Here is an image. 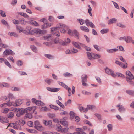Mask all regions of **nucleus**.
<instances>
[{"mask_svg":"<svg viewBox=\"0 0 134 134\" xmlns=\"http://www.w3.org/2000/svg\"><path fill=\"white\" fill-rule=\"evenodd\" d=\"M60 28L61 29L60 31L61 32L64 33L65 32V29L67 28V26L65 24L59 23L57 25L56 27L51 28V31H55L58 30V29Z\"/></svg>","mask_w":134,"mask_h":134,"instance_id":"obj_1","label":"nucleus"},{"mask_svg":"<svg viewBox=\"0 0 134 134\" xmlns=\"http://www.w3.org/2000/svg\"><path fill=\"white\" fill-rule=\"evenodd\" d=\"M87 56L90 60H91L92 58L94 59L99 58L100 56L98 54H94L93 53H90L89 52H87Z\"/></svg>","mask_w":134,"mask_h":134,"instance_id":"obj_2","label":"nucleus"},{"mask_svg":"<svg viewBox=\"0 0 134 134\" xmlns=\"http://www.w3.org/2000/svg\"><path fill=\"white\" fill-rule=\"evenodd\" d=\"M15 111L17 112L16 115L18 117H19L21 115L26 113L25 109H24L22 108L21 109L16 108L15 109Z\"/></svg>","mask_w":134,"mask_h":134,"instance_id":"obj_3","label":"nucleus"},{"mask_svg":"<svg viewBox=\"0 0 134 134\" xmlns=\"http://www.w3.org/2000/svg\"><path fill=\"white\" fill-rule=\"evenodd\" d=\"M36 109V107L35 106L25 108L26 113H33L35 111Z\"/></svg>","mask_w":134,"mask_h":134,"instance_id":"obj_4","label":"nucleus"},{"mask_svg":"<svg viewBox=\"0 0 134 134\" xmlns=\"http://www.w3.org/2000/svg\"><path fill=\"white\" fill-rule=\"evenodd\" d=\"M14 54V53L11 50L7 49L5 50L3 53V55L4 57H6L7 55H13Z\"/></svg>","mask_w":134,"mask_h":134,"instance_id":"obj_5","label":"nucleus"},{"mask_svg":"<svg viewBox=\"0 0 134 134\" xmlns=\"http://www.w3.org/2000/svg\"><path fill=\"white\" fill-rule=\"evenodd\" d=\"M87 75L85 74H83L81 76L82 83V85L85 86H87V84L86 83L87 81Z\"/></svg>","mask_w":134,"mask_h":134,"instance_id":"obj_6","label":"nucleus"},{"mask_svg":"<svg viewBox=\"0 0 134 134\" xmlns=\"http://www.w3.org/2000/svg\"><path fill=\"white\" fill-rule=\"evenodd\" d=\"M76 132L74 133L73 134L68 133L66 134H86L83 131V129L81 128H77L76 129Z\"/></svg>","mask_w":134,"mask_h":134,"instance_id":"obj_7","label":"nucleus"},{"mask_svg":"<svg viewBox=\"0 0 134 134\" xmlns=\"http://www.w3.org/2000/svg\"><path fill=\"white\" fill-rule=\"evenodd\" d=\"M125 78L126 81L130 85H134V82L132 80L133 79H134L133 75H131L129 77H126Z\"/></svg>","mask_w":134,"mask_h":134,"instance_id":"obj_8","label":"nucleus"},{"mask_svg":"<svg viewBox=\"0 0 134 134\" xmlns=\"http://www.w3.org/2000/svg\"><path fill=\"white\" fill-rule=\"evenodd\" d=\"M115 63L123 68H126L127 67V63H125V64L124 65L122 62L118 61L116 60Z\"/></svg>","mask_w":134,"mask_h":134,"instance_id":"obj_9","label":"nucleus"},{"mask_svg":"<svg viewBox=\"0 0 134 134\" xmlns=\"http://www.w3.org/2000/svg\"><path fill=\"white\" fill-rule=\"evenodd\" d=\"M116 107H117L118 109L119 112L122 113L125 111V108L122 105H121L120 103L118 104Z\"/></svg>","mask_w":134,"mask_h":134,"instance_id":"obj_10","label":"nucleus"},{"mask_svg":"<svg viewBox=\"0 0 134 134\" xmlns=\"http://www.w3.org/2000/svg\"><path fill=\"white\" fill-rule=\"evenodd\" d=\"M70 42V39L67 38L65 40V42L62 40H60L59 44L63 46H66L67 44L69 43Z\"/></svg>","mask_w":134,"mask_h":134,"instance_id":"obj_11","label":"nucleus"},{"mask_svg":"<svg viewBox=\"0 0 134 134\" xmlns=\"http://www.w3.org/2000/svg\"><path fill=\"white\" fill-rule=\"evenodd\" d=\"M17 31L19 33L23 32L24 33H26V31L24 30L23 29V28L19 26H16Z\"/></svg>","mask_w":134,"mask_h":134,"instance_id":"obj_12","label":"nucleus"},{"mask_svg":"<svg viewBox=\"0 0 134 134\" xmlns=\"http://www.w3.org/2000/svg\"><path fill=\"white\" fill-rule=\"evenodd\" d=\"M0 122L2 123H8V120L7 118L0 116Z\"/></svg>","mask_w":134,"mask_h":134,"instance_id":"obj_13","label":"nucleus"},{"mask_svg":"<svg viewBox=\"0 0 134 134\" xmlns=\"http://www.w3.org/2000/svg\"><path fill=\"white\" fill-rule=\"evenodd\" d=\"M22 100L21 99H19L16 100L15 103L13 104L14 106H18L22 104Z\"/></svg>","mask_w":134,"mask_h":134,"instance_id":"obj_14","label":"nucleus"},{"mask_svg":"<svg viewBox=\"0 0 134 134\" xmlns=\"http://www.w3.org/2000/svg\"><path fill=\"white\" fill-rule=\"evenodd\" d=\"M80 29L81 30L85 32H89V29L85 26H81L80 27Z\"/></svg>","mask_w":134,"mask_h":134,"instance_id":"obj_15","label":"nucleus"},{"mask_svg":"<svg viewBox=\"0 0 134 134\" xmlns=\"http://www.w3.org/2000/svg\"><path fill=\"white\" fill-rule=\"evenodd\" d=\"M60 122L63 126H68L67 122L64 119H61Z\"/></svg>","mask_w":134,"mask_h":134,"instance_id":"obj_16","label":"nucleus"},{"mask_svg":"<svg viewBox=\"0 0 134 134\" xmlns=\"http://www.w3.org/2000/svg\"><path fill=\"white\" fill-rule=\"evenodd\" d=\"M72 36L74 35L75 37L76 38L79 39V37L78 35L79 34L78 32L77 31L75 30H74L73 31H72Z\"/></svg>","mask_w":134,"mask_h":134,"instance_id":"obj_17","label":"nucleus"},{"mask_svg":"<svg viewBox=\"0 0 134 134\" xmlns=\"http://www.w3.org/2000/svg\"><path fill=\"white\" fill-rule=\"evenodd\" d=\"M117 19L114 18H113L111 19H110L108 21V24H110L112 23H115L117 21Z\"/></svg>","mask_w":134,"mask_h":134,"instance_id":"obj_18","label":"nucleus"},{"mask_svg":"<svg viewBox=\"0 0 134 134\" xmlns=\"http://www.w3.org/2000/svg\"><path fill=\"white\" fill-rule=\"evenodd\" d=\"M118 51V49L116 48L112 49H107V52L109 53H113Z\"/></svg>","mask_w":134,"mask_h":134,"instance_id":"obj_19","label":"nucleus"},{"mask_svg":"<svg viewBox=\"0 0 134 134\" xmlns=\"http://www.w3.org/2000/svg\"><path fill=\"white\" fill-rule=\"evenodd\" d=\"M43 122L46 125L51 126L52 124V122L51 120H49L47 121L45 120H43Z\"/></svg>","mask_w":134,"mask_h":134,"instance_id":"obj_20","label":"nucleus"},{"mask_svg":"<svg viewBox=\"0 0 134 134\" xmlns=\"http://www.w3.org/2000/svg\"><path fill=\"white\" fill-rule=\"evenodd\" d=\"M126 92L129 95H134V91L128 90L126 91Z\"/></svg>","mask_w":134,"mask_h":134,"instance_id":"obj_21","label":"nucleus"},{"mask_svg":"<svg viewBox=\"0 0 134 134\" xmlns=\"http://www.w3.org/2000/svg\"><path fill=\"white\" fill-rule=\"evenodd\" d=\"M32 31L35 33L41 34V30L40 29L38 28L35 29L33 30Z\"/></svg>","mask_w":134,"mask_h":134,"instance_id":"obj_22","label":"nucleus"},{"mask_svg":"<svg viewBox=\"0 0 134 134\" xmlns=\"http://www.w3.org/2000/svg\"><path fill=\"white\" fill-rule=\"evenodd\" d=\"M51 34H48L43 37L44 39L47 41H49L50 39H51Z\"/></svg>","mask_w":134,"mask_h":134,"instance_id":"obj_23","label":"nucleus"},{"mask_svg":"<svg viewBox=\"0 0 134 134\" xmlns=\"http://www.w3.org/2000/svg\"><path fill=\"white\" fill-rule=\"evenodd\" d=\"M72 42L73 45L76 48L80 49H81L80 46L79 45L77 42Z\"/></svg>","mask_w":134,"mask_h":134,"instance_id":"obj_24","label":"nucleus"},{"mask_svg":"<svg viewBox=\"0 0 134 134\" xmlns=\"http://www.w3.org/2000/svg\"><path fill=\"white\" fill-rule=\"evenodd\" d=\"M31 114V113H27L24 117L25 118H29V119H31L32 118V116Z\"/></svg>","mask_w":134,"mask_h":134,"instance_id":"obj_25","label":"nucleus"},{"mask_svg":"<svg viewBox=\"0 0 134 134\" xmlns=\"http://www.w3.org/2000/svg\"><path fill=\"white\" fill-rule=\"evenodd\" d=\"M9 35L13 36L15 37H18L19 36L18 35L14 32H9L8 33Z\"/></svg>","mask_w":134,"mask_h":134,"instance_id":"obj_26","label":"nucleus"},{"mask_svg":"<svg viewBox=\"0 0 134 134\" xmlns=\"http://www.w3.org/2000/svg\"><path fill=\"white\" fill-rule=\"evenodd\" d=\"M113 71L111 69H110L108 68H107L105 69V72L109 75H110Z\"/></svg>","mask_w":134,"mask_h":134,"instance_id":"obj_27","label":"nucleus"},{"mask_svg":"<svg viewBox=\"0 0 134 134\" xmlns=\"http://www.w3.org/2000/svg\"><path fill=\"white\" fill-rule=\"evenodd\" d=\"M30 23L33 25L36 26H39V24L37 22L31 20V21H29Z\"/></svg>","mask_w":134,"mask_h":134,"instance_id":"obj_28","label":"nucleus"},{"mask_svg":"<svg viewBox=\"0 0 134 134\" xmlns=\"http://www.w3.org/2000/svg\"><path fill=\"white\" fill-rule=\"evenodd\" d=\"M14 113L13 112H10L7 115V117L10 119L12 118L14 116Z\"/></svg>","mask_w":134,"mask_h":134,"instance_id":"obj_29","label":"nucleus"},{"mask_svg":"<svg viewBox=\"0 0 134 134\" xmlns=\"http://www.w3.org/2000/svg\"><path fill=\"white\" fill-rule=\"evenodd\" d=\"M132 38L129 36L126 37V40L125 41L127 43H130L132 41Z\"/></svg>","mask_w":134,"mask_h":134,"instance_id":"obj_30","label":"nucleus"},{"mask_svg":"<svg viewBox=\"0 0 134 134\" xmlns=\"http://www.w3.org/2000/svg\"><path fill=\"white\" fill-rule=\"evenodd\" d=\"M70 118L71 119H73L74 117L76 116V114L74 112L72 111H71L70 113Z\"/></svg>","mask_w":134,"mask_h":134,"instance_id":"obj_31","label":"nucleus"},{"mask_svg":"<svg viewBox=\"0 0 134 134\" xmlns=\"http://www.w3.org/2000/svg\"><path fill=\"white\" fill-rule=\"evenodd\" d=\"M109 31L108 29H104L100 31V32L102 34H104L107 33Z\"/></svg>","mask_w":134,"mask_h":134,"instance_id":"obj_32","label":"nucleus"},{"mask_svg":"<svg viewBox=\"0 0 134 134\" xmlns=\"http://www.w3.org/2000/svg\"><path fill=\"white\" fill-rule=\"evenodd\" d=\"M36 104L37 105H44V103L41 101L37 100L36 103Z\"/></svg>","mask_w":134,"mask_h":134,"instance_id":"obj_33","label":"nucleus"},{"mask_svg":"<svg viewBox=\"0 0 134 134\" xmlns=\"http://www.w3.org/2000/svg\"><path fill=\"white\" fill-rule=\"evenodd\" d=\"M49 106L51 108L54 109L55 110H58L59 109L58 107L57 106L53 105H50Z\"/></svg>","mask_w":134,"mask_h":134,"instance_id":"obj_34","label":"nucleus"},{"mask_svg":"<svg viewBox=\"0 0 134 134\" xmlns=\"http://www.w3.org/2000/svg\"><path fill=\"white\" fill-rule=\"evenodd\" d=\"M31 49L35 52L37 53V50L36 48L34 46H30Z\"/></svg>","mask_w":134,"mask_h":134,"instance_id":"obj_35","label":"nucleus"},{"mask_svg":"<svg viewBox=\"0 0 134 134\" xmlns=\"http://www.w3.org/2000/svg\"><path fill=\"white\" fill-rule=\"evenodd\" d=\"M69 129V128H64L60 129V131L62 133H66L68 131Z\"/></svg>","mask_w":134,"mask_h":134,"instance_id":"obj_36","label":"nucleus"},{"mask_svg":"<svg viewBox=\"0 0 134 134\" xmlns=\"http://www.w3.org/2000/svg\"><path fill=\"white\" fill-rule=\"evenodd\" d=\"M77 20L79 22L80 24L81 25H82L85 23V21L84 20L81 19H78Z\"/></svg>","mask_w":134,"mask_h":134,"instance_id":"obj_37","label":"nucleus"},{"mask_svg":"<svg viewBox=\"0 0 134 134\" xmlns=\"http://www.w3.org/2000/svg\"><path fill=\"white\" fill-rule=\"evenodd\" d=\"M0 14L2 17H5L6 16L5 12L2 10H0Z\"/></svg>","mask_w":134,"mask_h":134,"instance_id":"obj_38","label":"nucleus"},{"mask_svg":"<svg viewBox=\"0 0 134 134\" xmlns=\"http://www.w3.org/2000/svg\"><path fill=\"white\" fill-rule=\"evenodd\" d=\"M56 102L57 104L59 105L60 107L62 108H64V106L59 100H57L56 101Z\"/></svg>","mask_w":134,"mask_h":134,"instance_id":"obj_39","label":"nucleus"},{"mask_svg":"<svg viewBox=\"0 0 134 134\" xmlns=\"http://www.w3.org/2000/svg\"><path fill=\"white\" fill-rule=\"evenodd\" d=\"M26 129L27 131L30 133H35L36 132V131L35 130L30 129L27 128H26Z\"/></svg>","mask_w":134,"mask_h":134,"instance_id":"obj_40","label":"nucleus"},{"mask_svg":"<svg viewBox=\"0 0 134 134\" xmlns=\"http://www.w3.org/2000/svg\"><path fill=\"white\" fill-rule=\"evenodd\" d=\"M4 62L5 65L8 66L10 68H12L9 62L6 59L4 60Z\"/></svg>","mask_w":134,"mask_h":134,"instance_id":"obj_41","label":"nucleus"},{"mask_svg":"<svg viewBox=\"0 0 134 134\" xmlns=\"http://www.w3.org/2000/svg\"><path fill=\"white\" fill-rule=\"evenodd\" d=\"M63 75L65 77H70L72 76V75L70 73L66 72L63 74Z\"/></svg>","mask_w":134,"mask_h":134,"instance_id":"obj_42","label":"nucleus"},{"mask_svg":"<svg viewBox=\"0 0 134 134\" xmlns=\"http://www.w3.org/2000/svg\"><path fill=\"white\" fill-rule=\"evenodd\" d=\"M88 13L91 16H92V15L91 12V11H92V8L90 5H88Z\"/></svg>","mask_w":134,"mask_h":134,"instance_id":"obj_43","label":"nucleus"},{"mask_svg":"<svg viewBox=\"0 0 134 134\" xmlns=\"http://www.w3.org/2000/svg\"><path fill=\"white\" fill-rule=\"evenodd\" d=\"M116 76L118 77H120L122 78H125V76L122 74L120 73H117L116 74Z\"/></svg>","mask_w":134,"mask_h":134,"instance_id":"obj_44","label":"nucleus"},{"mask_svg":"<svg viewBox=\"0 0 134 134\" xmlns=\"http://www.w3.org/2000/svg\"><path fill=\"white\" fill-rule=\"evenodd\" d=\"M46 82L48 84L50 85L51 82H53V80L52 79H47L45 80Z\"/></svg>","mask_w":134,"mask_h":134,"instance_id":"obj_45","label":"nucleus"},{"mask_svg":"<svg viewBox=\"0 0 134 134\" xmlns=\"http://www.w3.org/2000/svg\"><path fill=\"white\" fill-rule=\"evenodd\" d=\"M126 77H129V76H131V75H133L131 72L129 71H127L126 72Z\"/></svg>","mask_w":134,"mask_h":134,"instance_id":"obj_46","label":"nucleus"},{"mask_svg":"<svg viewBox=\"0 0 134 134\" xmlns=\"http://www.w3.org/2000/svg\"><path fill=\"white\" fill-rule=\"evenodd\" d=\"M108 129L109 131H111L112 130V125L111 124H109L107 126Z\"/></svg>","mask_w":134,"mask_h":134,"instance_id":"obj_47","label":"nucleus"},{"mask_svg":"<svg viewBox=\"0 0 134 134\" xmlns=\"http://www.w3.org/2000/svg\"><path fill=\"white\" fill-rule=\"evenodd\" d=\"M9 86V85L6 83H3V84H1V87H8Z\"/></svg>","mask_w":134,"mask_h":134,"instance_id":"obj_48","label":"nucleus"},{"mask_svg":"<svg viewBox=\"0 0 134 134\" xmlns=\"http://www.w3.org/2000/svg\"><path fill=\"white\" fill-rule=\"evenodd\" d=\"M16 64L17 65L20 66L22 65L23 63L21 61L18 60L17 61Z\"/></svg>","mask_w":134,"mask_h":134,"instance_id":"obj_49","label":"nucleus"},{"mask_svg":"<svg viewBox=\"0 0 134 134\" xmlns=\"http://www.w3.org/2000/svg\"><path fill=\"white\" fill-rule=\"evenodd\" d=\"M35 128L40 131H41L42 130V126L41 125H39V126H37Z\"/></svg>","mask_w":134,"mask_h":134,"instance_id":"obj_50","label":"nucleus"},{"mask_svg":"<svg viewBox=\"0 0 134 134\" xmlns=\"http://www.w3.org/2000/svg\"><path fill=\"white\" fill-rule=\"evenodd\" d=\"M48 109L46 107H42L41 108V110L42 111H48Z\"/></svg>","mask_w":134,"mask_h":134,"instance_id":"obj_51","label":"nucleus"},{"mask_svg":"<svg viewBox=\"0 0 134 134\" xmlns=\"http://www.w3.org/2000/svg\"><path fill=\"white\" fill-rule=\"evenodd\" d=\"M82 93L84 94L90 95L91 93L90 92H88L86 91L83 90L82 91Z\"/></svg>","mask_w":134,"mask_h":134,"instance_id":"obj_52","label":"nucleus"},{"mask_svg":"<svg viewBox=\"0 0 134 134\" xmlns=\"http://www.w3.org/2000/svg\"><path fill=\"white\" fill-rule=\"evenodd\" d=\"M2 23L5 25L9 26L8 23L4 19H2L1 21Z\"/></svg>","mask_w":134,"mask_h":134,"instance_id":"obj_53","label":"nucleus"},{"mask_svg":"<svg viewBox=\"0 0 134 134\" xmlns=\"http://www.w3.org/2000/svg\"><path fill=\"white\" fill-rule=\"evenodd\" d=\"M117 25L118 26L122 28H125V25L122 24L121 23H117Z\"/></svg>","mask_w":134,"mask_h":134,"instance_id":"obj_54","label":"nucleus"},{"mask_svg":"<svg viewBox=\"0 0 134 134\" xmlns=\"http://www.w3.org/2000/svg\"><path fill=\"white\" fill-rule=\"evenodd\" d=\"M44 25L45 26L46 28L51 26V23H47V22L44 24Z\"/></svg>","mask_w":134,"mask_h":134,"instance_id":"obj_55","label":"nucleus"},{"mask_svg":"<svg viewBox=\"0 0 134 134\" xmlns=\"http://www.w3.org/2000/svg\"><path fill=\"white\" fill-rule=\"evenodd\" d=\"M44 56L49 59H51L53 58V56L50 54H45Z\"/></svg>","mask_w":134,"mask_h":134,"instance_id":"obj_56","label":"nucleus"},{"mask_svg":"<svg viewBox=\"0 0 134 134\" xmlns=\"http://www.w3.org/2000/svg\"><path fill=\"white\" fill-rule=\"evenodd\" d=\"M112 2H113V3L114 5V6L117 9H119V7L118 4L115 2H114L113 1H112Z\"/></svg>","mask_w":134,"mask_h":134,"instance_id":"obj_57","label":"nucleus"},{"mask_svg":"<svg viewBox=\"0 0 134 134\" xmlns=\"http://www.w3.org/2000/svg\"><path fill=\"white\" fill-rule=\"evenodd\" d=\"M119 47V49L121 51L124 52L125 51V50H124V48L122 46H118L117 47V48H118Z\"/></svg>","mask_w":134,"mask_h":134,"instance_id":"obj_58","label":"nucleus"},{"mask_svg":"<svg viewBox=\"0 0 134 134\" xmlns=\"http://www.w3.org/2000/svg\"><path fill=\"white\" fill-rule=\"evenodd\" d=\"M19 13L21 15L25 17H28V16L26 14L24 13Z\"/></svg>","mask_w":134,"mask_h":134,"instance_id":"obj_59","label":"nucleus"},{"mask_svg":"<svg viewBox=\"0 0 134 134\" xmlns=\"http://www.w3.org/2000/svg\"><path fill=\"white\" fill-rule=\"evenodd\" d=\"M11 90L12 91H18L19 90V89L18 88L13 87L11 88Z\"/></svg>","mask_w":134,"mask_h":134,"instance_id":"obj_60","label":"nucleus"},{"mask_svg":"<svg viewBox=\"0 0 134 134\" xmlns=\"http://www.w3.org/2000/svg\"><path fill=\"white\" fill-rule=\"evenodd\" d=\"M48 116L51 118H52L55 117V115L54 114H48Z\"/></svg>","mask_w":134,"mask_h":134,"instance_id":"obj_61","label":"nucleus"},{"mask_svg":"<svg viewBox=\"0 0 134 134\" xmlns=\"http://www.w3.org/2000/svg\"><path fill=\"white\" fill-rule=\"evenodd\" d=\"M27 125L30 127H32L33 125V122L31 121H29L27 123Z\"/></svg>","mask_w":134,"mask_h":134,"instance_id":"obj_62","label":"nucleus"},{"mask_svg":"<svg viewBox=\"0 0 134 134\" xmlns=\"http://www.w3.org/2000/svg\"><path fill=\"white\" fill-rule=\"evenodd\" d=\"M101 95V93H97L95 94L94 97L95 98L97 99Z\"/></svg>","mask_w":134,"mask_h":134,"instance_id":"obj_63","label":"nucleus"},{"mask_svg":"<svg viewBox=\"0 0 134 134\" xmlns=\"http://www.w3.org/2000/svg\"><path fill=\"white\" fill-rule=\"evenodd\" d=\"M60 89L59 88H52V92H57Z\"/></svg>","mask_w":134,"mask_h":134,"instance_id":"obj_64","label":"nucleus"}]
</instances>
